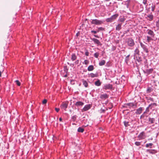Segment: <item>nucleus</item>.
Wrapping results in <instances>:
<instances>
[{
  "instance_id": "obj_14",
  "label": "nucleus",
  "mask_w": 159,
  "mask_h": 159,
  "mask_svg": "<svg viewBox=\"0 0 159 159\" xmlns=\"http://www.w3.org/2000/svg\"><path fill=\"white\" fill-rule=\"evenodd\" d=\"M144 132H142L139 135L138 137L139 139H144Z\"/></svg>"
},
{
  "instance_id": "obj_15",
  "label": "nucleus",
  "mask_w": 159,
  "mask_h": 159,
  "mask_svg": "<svg viewBox=\"0 0 159 159\" xmlns=\"http://www.w3.org/2000/svg\"><path fill=\"white\" fill-rule=\"evenodd\" d=\"M108 97V95L107 94H101L100 98L102 99H106Z\"/></svg>"
},
{
  "instance_id": "obj_37",
  "label": "nucleus",
  "mask_w": 159,
  "mask_h": 159,
  "mask_svg": "<svg viewBox=\"0 0 159 159\" xmlns=\"http://www.w3.org/2000/svg\"><path fill=\"white\" fill-rule=\"evenodd\" d=\"M135 144L136 146H139L141 145V143L139 142H136Z\"/></svg>"
},
{
  "instance_id": "obj_42",
  "label": "nucleus",
  "mask_w": 159,
  "mask_h": 159,
  "mask_svg": "<svg viewBox=\"0 0 159 159\" xmlns=\"http://www.w3.org/2000/svg\"><path fill=\"white\" fill-rule=\"evenodd\" d=\"M59 110H60V109L59 108H56V107L55 108V110L57 112H58L59 111Z\"/></svg>"
},
{
  "instance_id": "obj_57",
  "label": "nucleus",
  "mask_w": 159,
  "mask_h": 159,
  "mask_svg": "<svg viewBox=\"0 0 159 159\" xmlns=\"http://www.w3.org/2000/svg\"><path fill=\"white\" fill-rule=\"evenodd\" d=\"M73 124V125H74H74H76L75 123H73V124Z\"/></svg>"
},
{
  "instance_id": "obj_50",
  "label": "nucleus",
  "mask_w": 159,
  "mask_h": 159,
  "mask_svg": "<svg viewBox=\"0 0 159 159\" xmlns=\"http://www.w3.org/2000/svg\"><path fill=\"white\" fill-rule=\"evenodd\" d=\"M84 105V103L80 102V106H82Z\"/></svg>"
},
{
  "instance_id": "obj_54",
  "label": "nucleus",
  "mask_w": 159,
  "mask_h": 159,
  "mask_svg": "<svg viewBox=\"0 0 159 159\" xmlns=\"http://www.w3.org/2000/svg\"><path fill=\"white\" fill-rule=\"evenodd\" d=\"M77 131L78 132H80V127L78 129Z\"/></svg>"
},
{
  "instance_id": "obj_8",
  "label": "nucleus",
  "mask_w": 159,
  "mask_h": 159,
  "mask_svg": "<svg viewBox=\"0 0 159 159\" xmlns=\"http://www.w3.org/2000/svg\"><path fill=\"white\" fill-rule=\"evenodd\" d=\"M147 33L148 34L150 35L152 37H154L155 34L154 32L151 30L148 29L147 30Z\"/></svg>"
},
{
  "instance_id": "obj_6",
  "label": "nucleus",
  "mask_w": 159,
  "mask_h": 159,
  "mask_svg": "<svg viewBox=\"0 0 159 159\" xmlns=\"http://www.w3.org/2000/svg\"><path fill=\"white\" fill-rule=\"evenodd\" d=\"M140 43L141 47L143 49L144 51H145L147 53H148L149 51L148 49L147 48V46L142 42H140Z\"/></svg>"
},
{
  "instance_id": "obj_21",
  "label": "nucleus",
  "mask_w": 159,
  "mask_h": 159,
  "mask_svg": "<svg viewBox=\"0 0 159 159\" xmlns=\"http://www.w3.org/2000/svg\"><path fill=\"white\" fill-rule=\"evenodd\" d=\"M151 36H147V41L148 42H150L151 41L153 40V39L152 38Z\"/></svg>"
},
{
  "instance_id": "obj_7",
  "label": "nucleus",
  "mask_w": 159,
  "mask_h": 159,
  "mask_svg": "<svg viewBox=\"0 0 159 159\" xmlns=\"http://www.w3.org/2000/svg\"><path fill=\"white\" fill-rule=\"evenodd\" d=\"M91 107V105L90 104L87 105L81 110L82 112H84L90 109Z\"/></svg>"
},
{
  "instance_id": "obj_22",
  "label": "nucleus",
  "mask_w": 159,
  "mask_h": 159,
  "mask_svg": "<svg viewBox=\"0 0 159 159\" xmlns=\"http://www.w3.org/2000/svg\"><path fill=\"white\" fill-rule=\"evenodd\" d=\"M155 121V119L154 118H149V122H150V123L153 124Z\"/></svg>"
},
{
  "instance_id": "obj_45",
  "label": "nucleus",
  "mask_w": 159,
  "mask_h": 159,
  "mask_svg": "<svg viewBox=\"0 0 159 159\" xmlns=\"http://www.w3.org/2000/svg\"><path fill=\"white\" fill-rule=\"evenodd\" d=\"M84 129L82 128H80V132H83L84 131Z\"/></svg>"
},
{
  "instance_id": "obj_34",
  "label": "nucleus",
  "mask_w": 159,
  "mask_h": 159,
  "mask_svg": "<svg viewBox=\"0 0 159 159\" xmlns=\"http://www.w3.org/2000/svg\"><path fill=\"white\" fill-rule=\"evenodd\" d=\"M147 0H143V3L147 6L148 5V3H147Z\"/></svg>"
},
{
  "instance_id": "obj_16",
  "label": "nucleus",
  "mask_w": 159,
  "mask_h": 159,
  "mask_svg": "<svg viewBox=\"0 0 159 159\" xmlns=\"http://www.w3.org/2000/svg\"><path fill=\"white\" fill-rule=\"evenodd\" d=\"M146 98L148 102H154L153 98H152L150 97H146Z\"/></svg>"
},
{
  "instance_id": "obj_18",
  "label": "nucleus",
  "mask_w": 159,
  "mask_h": 159,
  "mask_svg": "<svg viewBox=\"0 0 159 159\" xmlns=\"http://www.w3.org/2000/svg\"><path fill=\"white\" fill-rule=\"evenodd\" d=\"M94 84L96 86H98L101 85V83L100 80H98L97 81L95 82Z\"/></svg>"
},
{
  "instance_id": "obj_35",
  "label": "nucleus",
  "mask_w": 159,
  "mask_h": 159,
  "mask_svg": "<svg viewBox=\"0 0 159 159\" xmlns=\"http://www.w3.org/2000/svg\"><path fill=\"white\" fill-rule=\"evenodd\" d=\"M75 105L76 106V107L78 108L79 106H80V102L78 101L76 102L75 104Z\"/></svg>"
},
{
  "instance_id": "obj_3",
  "label": "nucleus",
  "mask_w": 159,
  "mask_h": 159,
  "mask_svg": "<svg viewBox=\"0 0 159 159\" xmlns=\"http://www.w3.org/2000/svg\"><path fill=\"white\" fill-rule=\"evenodd\" d=\"M118 16V15L116 14L112 16L111 17L106 19V21L107 22H111L115 19Z\"/></svg>"
},
{
  "instance_id": "obj_12",
  "label": "nucleus",
  "mask_w": 159,
  "mask_h": 159,
  "mask_svg": "<svg viewBox=\"0 0 159 159\" xmlns=\"http://www.w3.org/2000/svg\"><path fill=\"white\" fill-rule=\"evenodd\" d=\"M143 110V108L139 107L136 110V114L137 115L140 114L142 113Z\"/></svg>"
},
{
  "instance_id": "obj_11",
  "label": "nucleus",
  "mask_w": 159,
  "mask_h": 159,
  "mask_svg": "<svg viewBox=\"0 0 159 159\" xmlns=\"http://www.w3.org/2000/svg\"><path fill=\"white\" fill-rule=\"evenodd\" d=\"M68 107V104L66 103H63L61 105V109L66 110V108Z\"/></svg>"
},
{
  "instance_id": "obj_40",
  "label": "nucleus",
  "mask_w": 159,
  "mask_h": 159,
  "mask_svg": "<svg viewBox=\"0 0 159 159\" xmlns=\"http://www.w3.org/2000/svg\"><path fill=\"white\" fill-rule=\"evenodd\" d=\"M47 102V100L46 99H44L43 100L42 102V103L43 104H45Z\"/></svg>"
},
{
  "instance_id": "obj_25",
  "label": "nucleus",
  "mask_w": 159,
  "mask_h": 159,
  "mask_svg": "<svg viewBox=\"0 0 159 159\" xmlns=\"http://www.w3.org/2000/svg\"><path fill=\"white\" fill-rule=\"evenodd\" d=\"M152 91V89L151 87H148L147 90V93H149Z\"/></svg>"
},
{
  "instance_id": "obj_28",
  "label": "nucleus",
  "mask_w": 159,
  "mask_h": 159,
  "mask_svg": "<svg viewBox=\"0 0 159 159\" xmlns=\"http://www.w3.org/2000/svg\"><path fill=\"white\" fill-rule=\"evenodd\" d=\"M89 75H90V76L92 78H93L94 77L97 76V75H96L95 74H94L93 73H91Z\"/></svg>"
},
{
  "instance_id": "obj_38",
  "label": "nucleus",
  "mask_w": 159,
  "mask_h": 159,
  "mask_svg": "<svg viewBox=\"0 0 159 159\" xmlns=\"http://www.w3.org/2000/svg\"><path fill=\"white\" fill-rule=\"evenodd\" d=\"M128 124H129L128 122L126 121H124V124L125 125V126H126V127L127 126L129 125Z\"/></svg>"
},
{
  "instance_id": "obj_32",
  "label": "nucleus",
  "mask_w": 159,
  "mask_h": 159,
  "mask_svg": "<svg viewBox=\"0 0 159 159\" xmlns=\"http://www.w3.org/2000/svg\"><path fill=\"white\" fill-rule=\"evenodd\" d=\"M153 145V144L152 143H147L146 145V147L147 148L149 146H152Z\"/></svg>"
},
{
  "instance_id": "obj_10",
  "label": "nucleus",
  "mask_w": 159,
  "mask_h": 159,
  "mask_svg": "<svg viewBox=\"0 0 159 159\" xmlns=\"http://www.w3.org/2000/svg\"><path fill=\"white\" fill-rule=\"evenodd\" d=\"M152 105H155V106H157V105L156 103H151V104H150L149 105L148 107L146 108L145 111L143 113V114H145L146 112H149V108H150V107H151V106Z\"/></svg>"
},
{
  "instance_id": "obj_24",
  "label": "nucleus",
  "mask_w": 159,
  "mask_h": 159,
  "mask_svg": "<svg viewBox=\"0 0 159 159\" xmlns=\"http://www.w3.org/2000/svg\"><path fill=\"white\" fill-rule=\"evenodd\" d=\"M139 51L138 48H136L134 50V55H139Z\"/></svg>"
},
{
  "instance_id": "obj_30",
  "label": "nucleus",
  "mask_w": 159,
  "mask_h": 159,
  "mask_svg": "<svg viewBox=\"0 0 159 159\" xmlns=\"http://www.w3.org/2000/svg\"><path fill=\"white\" fill-rule=\"evenodd\" d=\"M125 18L124 17H122L120 18V19L119 20V21L120 22H124L125 20Z\"/></svg>"
},
{
  "instance_id": "obj_53",
  "label": "nucleus",
  "mask_w": 159,
  "mask_h": 159,
  "mask_svg": "<svg viewBox=\"0 0 159 159\" xmlns=\"http://www.w3.org/2000/svg\"><path fill=\"white\" fill-rule=\"evenodd\" d=\"M94 36L96 38H98V36L97 35H94Z\"/></svg>"
},
{
  "instance_id": "obj_17",
  "label": "nucleus",
  "mask_w": 159,
  "mask_h": 159,
  "mask_svg": "<svg viewBox=\"0 0 159 159\" xmlns=\"http://www.w3.org/2000/svg\"><path fill=\"white\" fill-rule=\"evenodd\" d=\"M121 25L122 24H119L116 26V30H117L119 31L121 29Z\"/></svg>"
},
{
  "instance_id": "obj_1",
  "label": "nucleus",
  "mask_w": 159,
  "mask_h": 159,
  "mask_svg": "<svg viewBox=\"0 0 159 159\" xmlns=\"http://www.w3.org/2000/svg\"><path fill=\"white\" fill-rule=\"evenodd\" d=\"M104 21L97 19H93L91 22V24L96 25H99L102 24Z\"/></svg>"
},
{
  "instance_id": "obj_23",
  "label": "nucleus",
  "mask_w": 159,
  "mask_h": 159,
  "mask_svg": "<svg viewBox=\"0 0 159 159\" xmlns=\"http://www.w3.org/2000/svg\"><path fill=\"white\" fill-rule=\"evenodd\" d=\"M105 61L103 60L101 61L99 63V65L100 66H102L104 65L105 63Z\"/></svg>"
},
{
  "instance_id": "obj_27",
  "label": "nucleus",
  "mask_w": 159,
  "mask_h": 159,
  "mask_svg": "<svg viewBox=\"0 0 159 159\" xmlns=\"http://www.w3.org/2000/svg\"><path fill=\"white\" fill-rule=\"evenodd\" d=\"M148 17L149 18V20H152L153 18V16L152 15H149L148 16Z\"/></svg>"
},
{
  "instance_id": "obj_33",
  "label": "nucleus",
  "mask_w": 159,
  "mask_h": 159,
  "mask_svg": "<svg viewBox=\"0 0 159 159\" xmlns=\"http://www.w3.org/2000/svg\"><path fill=\"white\" fill-rule=\"evenodd\" d=\"M15 82L16 83V84L18 86H20V82L18 80H16L15 81Z\"/></svg>"
},
{
  "instance_id": "obj_39",
  "label": "nucleus",
  "mask_w": 159,
  "mask_h": 159,
  "mask_svg": "<svg viewBox=\"0 0 159 159\" xmlns=\"http://www.w3.org/2000/svg\"><path fill=\"white\" fill-rule=\"evenodd\" d=\"M130 55H129L127 56L126 57V61L127 63V61L129 60V57Z\"/></svg>"
},
{
  "instance_id": "obj_31",
  "label": "nucleus",
  "mask_w": 159,
  "mask_h": 159,
  "mask_svg": "<svg viewBox=\"0 0 159 159\" xmlns=\"http://www.w3.org/2000/svg\"><path fill=\"white\" fill-rule=\"evenodd\" d=\"M76 58V56L75 54H72V55L71 59L73 61L75 60Z\"/></svg>"
},
{
  "instance_id": "obj_4",
  "label": "nucleus",
  "mask_w": 159,
  "mask_h": 159,
  "mask_svg": "<svg viewBox=\"0 0 159 159\" xmlns=\"http://www.w3.org/2000/svg\"><path fill=\"white\" fill-rule=\"evenodd\" d=\"M91 39L93 41L95 44H97L98 46H101L102 45V44L98 39L94 38H91Z\"/></svg>"
},
{
  "instance_id": "obj_5",
  "label": "nucleus",
  "mask_w": 159,
  "mask_h": 159,
  "mask_svg": "<svg viewBox=\"0 0 159 159\" xmlns=\"http://www.w3.org/2000/svg\"><path fill=\"white\" fill-rule=\"evenodd\" d=\"M103 88L105 90L107 89H112V85L110 84H106L104 85Z\"/></svg>"
},
{
  "instance_id": "obj_48",
  "label": "nucleus",
  "mask_w": 159,
  "mask_h": 159,
  "mask_svg": "<svg viewBox=\"0 0 159 159\" xmlns=\"http://www.w3.org/2000/svg\"><path fill=\"white\" fill-rule=\"evenodd\" d=\"M80 34V32L78 31L76 34V35L78 36Z\"/></svg>"
},
{
  "instance_id": "obj_36",
  "label": "nucleus",
  "mask_w": 159,
  "mask_h": 159,
  "mask_svg": "<svg viewBox=\"0 0 159 159\" xmlns=\"http://www.w3.org/2000/svg\"><path fill=\"white\" fill-rule=\"evenodd\" d=\"M99 55V54L98 52H96L94 54V56L96 58H98Z\"/></svg>"
},
{
  "instance_id": "obj_2",
  "label": "nucleus",
  "mask_w": 159,
  "mask_h": 159,
  "mask_svg": "<svg viewBox=\"0 0 159 159\" xmlns=\"http://www.w3.org/2000/svg\"><path fill=\"white\" fill-rule=\"evenodd\" d=\"M126 42L128 45L130 47H133L135 44L134 40L131 38L128 39Z\"/></svg>"
},
{
  "instance_id": "obj_56",
  "label": "nucleus",
  "mask_w": 159,
  "mask_h": 159,
  "mask_svg": "<svg viewBox=\"0 0 159 159\" xmlns=\"http://www.w3.org/2000/svg\"><path fill=\"white\" fill-rule=\"evenodd\" d=\"M66 76H67V75H65V77H66Z\"/></svg>"
},
{
  "instance_id": "obj_46",
  "label": "nucleus",
  "mask_w": 159,
  "mask_h": 159,
  "mask_svg": "<svg viewBox=\"0 0 159 159\" xmlns=\"http://www.w3.org/2000/svg\"><path fill=\"white\" fill-rule=\"evenodd\" d=\"M79 62V61L78 60H77L75 62V65H77L78 64Z\"/></svg>"
},
{
  "instance_id": "obj_49",
  "label": "nucleus",
  "mask_w": 159,
  "mask_h": 159,
  "mask_svg": "<svg viewBox=\"0 0 159 159\" xmlns=\"http://www.w3.org/2000/svg\"><path fill=\"white\" fill-rule=\"evenodd\" d=\"M154 106L156 107V106H155V105H152L151 106V107H150V108L151 109H152V107H153Z\"/></svg>"
},
{
  "instance_id": "obj_13",
  "label": "nucleus",
  "mask_w": 159,
  "mask_h": 159,
  "mask_svg": "<svg viewBox=\"0 0 159 159\" xmlns=\"http://www.w3.org/2000/svg\"><path fill=\"white\" fill-rule=\"evenodd\" d=\"M126 105L129 108H130L131 107H133L134 106H136V105L134 104L133 103H127Z\"/></svg>"
},
{
  "instance_id": "obj_52",
  "label": "nucleus",
  "mask_w": 159,
  "mask_h": 159,
  "mask_svg": "<svg viewBox=\"0 0 159 159\" xmlns=\"http://www.w3.org/2000/svg\"><path fill=\"white\" fill-rule=\"evenodd\" d=\"M72 118L73 119V120H74L76 118V117H75V116H73V118Z\"/></svg>"
},
{
  "instance_id": "obj_29",
  "label": "nucleus",
  "mask_w": 159,
  "mask_h": 159,
  "mask_svg": "<svg viewBox=\"0 0 159 159\" xmlns=\"http://www.w3.org/2000/svg\"><path fill=\"white\" fill-rule=\"evenodd\" d=\"M155 8V6L154 5H153L152 4V5L151 6V10L152 11H154V9Z\"/></svg>"
},
{
  "instance_id": "obj_43",
  "label": "nucleus",
  "mask_w": 159,
  "mask_h": 159,
  "mask_svg": "<svg viewBox=\"0 0 159 159\" xmlns=\"http://www.w3.org/2000/svg\"><path fill=\"white\" fill-rule=\"evenodd\" d=\"M84 63L85 64H87L89 63V61L87 60H85Z\"/></svg>"
},
{
  "instance_id": "obj_9",
  "label": "nucleus",
  "mask_w": 159,
  "mask_h": 159,
  "mask_svg": "<svg viewBox=\"0 0 159 159\" xmlns=\"http://www.w3.org/2000/svg\"><path fill=\"white\" fill-rule=\"evenodd\" d=\"M153 71V69L151 68L149 69L146 70H144L143 71L145 74L148 75L151 73Z\"/></svg>"
},
{
  "instance_id": "obj_19",
  "label": "nucleus",
  "mask_w": 159,
  "mask_h": 159,
  "mask_svg": "<svg viewBox=\"0 0 159 159\" xmlns=\"http://www.w3.org/2000/svg\"><path fill=\"white\" fill-rule=\"evenodd\" d=\"M94 69V67L93 65L89 66L88 68V70L89 71H91Z\"/></svg>"
},
{
  "instance_id": "obj_51",
  "label": "nucleus",
  "mask_w": 159,
  "mask_h": 159,
  "mask_svg": "<svg viewBox=\"0 0 159 159\" xmlns=\"http://www.w3.org/2000/svg\"><path fill=\"white\" fill-rule=\"evenodd\" d=\"M59 120L60 121H61L62 120V119L60 117L59 118Z\"/></svg>"
},
{
  "instance_id": "obj_20",
  "label": "nucleus",
  "mask_w": 159,
  "mask_h": 159,
  "mask_svg": "<svg viewBox=\"0 0 159 159\" xmlns=\"http://www.w3.org/2000/svg\"><path fill=\"white\" fill-rule=\"evenodd\" d=\"M147 151H148L149 153L154 154L155 153L157 152L154 150H147Z\"/></svg>"
},
{
  "instance_id": "obj_55",
  "label": "nucleus",
  "mask_w": 159,
  "mask_h": 159,
  "mask_svg": "<svg viewBox=\"0 0 159 159\" xmlns=\"http://www.w3.org/2000/svg\"><path fill=\"white\" fill-rule=\"evenodd\" d=\"M2 72L1 71H0V76H1V74H2Z\"/></svg>"
},
{
  "instance_id": "obj_47",
  "label": "nucleus",
  "mask_w": 159,
  "mask_h": 159,
  "mask_svg": "<svg viewBox=\"0 0 159 159\" xmlns=\"http://www.w3.org/2000/svg\"><path fill=\"white\" fill-rule=\"evenodd\" d=\"M85 55L86 56H88L89 55V52H86L85 53Z\"/></svg>"
},
{
  "instance_id": "obj_44",
  "label": "nucleus",
  "mask_w": 159,
  "mask_h": 159,
  "mask_svg": "<svg viewBox=\"0 0 159 159\" xmlns=\"http://www.w3.org/2000/svg\"><path fill=\"white\" fill-rule=\"evenodd\" d=\"M91 32L92 33H93L94 34H96L97 33V32H98V31H94V30H92L91 31Z\"/></svg>"
},
{
  "instance_id": "obj_41",
  "label": "nucleus",
  "mask_w": 159,
  "mask_h": 159,
  "mask_svg": "<svg viewBox=\"0 0 159 159\" xmlns=\"http://www.w3.org/2000/svg\"><path fill=\"white\" fill-rule=\"evenodd\" d=\"M103 28L102 27H99L98 28V32H99V30H103Z\"/></svg>"
},
{
  "instance_id": "obj_26",
  "label": "nucleus",
  "mask_w": 159,
  "mask_h": 159,
  "mask_svg": "<svg viewBox=\"0 0 159 159\" xmlns=\"http://www.w3.org/2000/svg\"><path fill=\"white\" fill-rule=\"evenodd\" d=\"M83 84L84 86L86 87H87L88 86V83L87 82L84 80H83Z\"/></svg>"
}]
</instances>
